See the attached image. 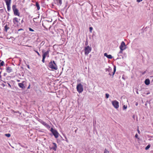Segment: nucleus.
<instances>
[{
    "instance_id": "obj_1",
    "label": "nucleus",
    "mask_w": 153,
    "mask_h": 153,
    "mask_svg": "<svg viewBox=\"0 0 153 153\" xmlns=\"http://www.w3.org/2000/svg\"><path fill=\"white\" fill-rule=\"evenodd\" d=\"M49 67L52 70H57L58 69L57 66L54 61H51L49 64Z\"/></svg>"
},
{
    "instance_id": "obj_2",
    "label": "nucleus",
    "mask_w": 153,
    "mask_h": 153,
    "mask_svg": "<svg viewBox=\"0 0 153 153\" xmlns=\"http://www.w3.org/2000/svg\"><path fill=\"white\" fill-rule=\"evenodd\" d=\"M12 7L14 15L15 16H20V13L19 12L18 10L16 8V5H13Z\"/></svg>"
},
{
    "instance_id": "obj_3",
    "label": "nucleus",
    "mask_w": 153,
    "mask_h": 153,
    "mask_svg": "<svg viewBox=\"0 0 153 153\" xmlns=\"http://www.w3.org/2000/svg\"><path fill=\"white\" fill-rule=\"evenodd\" d=\"M76 89L79 93H82L83 91L82 85L80 83L77 84L76 86Z\"/></svg>"
},
{
    "instance_id": "obj_4",
    "label": "nucleus",
    "mask_w": 153,
    "mask_h": 153,
    "mask_svg": "<svg viewBox=\"0 0 153 153\" xmlns=\"http://www.w3.org/2000/svg\"><path fill=\"white\" fill-rule=\"evenodd\" d=\"M50 131L56 138H57L58 137L59 134L56 130L51 128Z\"/></svg>"
},
{
    "instance_id": "obj_5",
    "label": "nucleus",
    "mask_w": 153,
    "mask_h": 153,
    "mask_svg": "<svg viewBox=\"0 0 153 153\" xmlns=\"http://www.w3.org/2000/svg\"><path fill=\"white\" fill-rule=\"evenodd\" d=\"M91 47L88 46L85 48V55H88L91 51Z\"/></svg>"
},
{
    "instance_id": "obj_6",
    "label": "nucleus",
    "mask_w": 153,
    "mask_h": 153,
    "mask_svg": "<svg viewBox=\"0 0 153 153\" xmlns=\"http://www.w3.org/2000/svg\"><path fill=\"white\" fill-rule=\"evenodd\" d=\"M120 49L121 50L120 52H122V51L126 49L125 44L124 42L123 41L121 44V45L120 47Z\"/></svg>"
},
{
    "instance_id": "obj_7",
    "label": "nucleus",
    "mask_w": 153,
    "mask_h": 153,
    "mask_svg": "<svg viewBox=\"0 0 153 153\" xmlns=\"http://www.w3.org/2000/svg\"><path fill=\"white\" fill-rule=\"evenodd\" d=\"M112 103L114 107L116 109H117L119 108V102L116 100L112 101Z\"/></svg>"
},
{
    "instance_id": "obj_8",
    "label": "nucleus",
    "mask_w": 153,
    "mask_h": 153,
    "mask_svg": "<svg viewBox=\"0 0 153 153\" xmlns=\"http://www.w3.org/2000/svg\"><path fill=\"white\" fill-rule=\"evenodd\" d=\"M19 20H20V19H18L16 17L14 18L13 19V20L14 24L17 25V26H18V23L19 22Z\"/></svg>"
},
{
    "instance_id": "obj_9",
    "label": "nucleus",
    "mask_w": 153,
    "mask_h": 153,
    "mask_svg": "<svg viewBox=\"0 0 153 153\" xmlns=\"http://www.w3.org/2000/svg\"><path fill=\"white\" fill-rule=\"evenodd\" d=\"M50 51V50L49 49V50H47V51L44 52L43 50L42 51V52L43 53L42 55V57H44L45 58H46V56H48V57L49 56V54Z\"/></svg>"
},
{
    "instance_id": "obj_10",
    "label": "nucleus",
    "mask_w": 153,
    "mask_h": 153,
    "mask_svg": "<svg viewBox=\"0 0 153 153\" xmlns=\"http://www.w3.org/2000/svg\"><path fill=\"white\" fill-rule=\"evenodd\" d=\"M40 123L44 126L45 127H46L48 129H49L50 128V126L47 123H46L45 122H44L43 121H42L40 122Z\"/></svg>"
},
{
    "instance_id": "obj_11",
    "label": "nucleus",
    "mask_w": 153,
    "mask_h": 153,
    "mask_svg": "<svg viewBox=\"0 0 153 153\" xmlns=\"http://www.w3.org/2000/svg\"><path fill=\"white\" fill-rule=\"evenodd\" d=\"M53 144V146L51 148V149H53L54 151H56V148H57V145L56 144L54 143H52Z\"/></svg>"
},
{
    "instance_id": "obj_12",
    "label": "nucleus",
    "mask_w": 153,
    "mask_h": 153,
    "mask_svg": "<svg viewBox=\"0 0 153 153\" xmlns=\"http://www.w3.org/2000/svg\"><path fill=\"white\" fill-rule=\"evenodd\" d=\"M25 81H23L21 83H18V86L19 87L21 88H25V87L24 85V83Z\"/></svg>"
},
{
    "instance_id": "obj_13",
    "label": "nucleus",
    "mask_w": 153,
    "mask_h": 153,
    "mask_svg": "<svg viewBox=\"0 0 153 153\" xmlns=\"http://www.w3.org/2000/svg\"><path fill=\"white\" fill-rule=\"evenodd\" d=\"M6 71L8 73H10L12 71V69L11 68L9 67H7L6 68Z\"/></svg>"
},
{
    "instance_id": "obj_14",
    "label": "nucleus",
    "mask_w": 153,
    "mask_h": 153,
    "mask_svg": "<svg viewBox=\"0 0 153 153\" xmlns=\"http://www.w3.org/2000/svg\"><path fill=\"white\" fill-rule=\"evenodd\" d=\"M104 56L108 59H111L112 58V56L111 55H108L106 53H104Z\"/></svg>"
},
{
    "instance_id": "obj_15",
    "label": "nucleus",
    "mask_w": 153,
    "mask_h": 153,
    "mask_svg": "<svg viewBox=\"0 0 153 153\" xmlns=\"http://www.w3.org/2000/svg\"><path fill=\"white\" fill-rule=\"evenodd\" d=\"M9 29V27H8V25H6L4 27V31H5L6 32H7V30Z\"/></svg>"
},
{
    "instance_id": "obj_16",
    "label": "nucleus",
    "mask_w": 153,
    "mask_h": 153,
    "mask_svg": "<svg viewBox=\"0 0 153 153\" xmlns=\"http://www.w3.org/2000/svg\"><path fill=\"white\" fill-rule=\"evenodd\" d=\"M5 1L7 5H10L11 0H5Z\"/></svg>"
},
{
    "instance_id": "obj_17",
    "label": "nucleus",
    "mask_w": 153,
    "mask_h": 153,
    "mask_svg": "<svg viewBox=\"0 0 153 153\" xmlns=\"http://www.w3.org/2000/svg\"><path fill=\"white\" fill-rule=\"evenodd\" d=\"M145 83L146 85H148L150 83V80L149 79H146L145 80Z\"/></svg>"
},
{
    "instance_id": "obj_18",
    "label": "nucleus",
    "mask_w": 153,
    "mask_h": 153,
    "mask_svg": "<svg viewBox=\"0 0 153 153\" xmlns=\"http://www.w3.org/2000/svg\"><path fill=\"white\" fill-rule=\"evenodd\" d=\"M56 1L57 4L61 5L62 4V0H54Z\"/></svg>"
},
{
    "instance_id": "obj_19",
    "label": "nucleus",
    "mask_w": 153,
    "mask_h": 153,
    "mask_svg": "<svg viewBox=\"0 0 153 153\" xmlns=\"http://www.w3.org/2000/svg\"><path fill=\"white\" fill-rule=\"evenodd\" d=\"M36 6L37 7V10H39L40 9V7L39 4L38 2H36Z\"/></svg>"
},
{
    "instance_id": "obj_20",
    "label": "nucleus",
    "mask_w": 153,
    "mask_h": 153,
    "mask_svg": "<svg viewBox=\"0 0 153 153\" xmlns=\"http://www.w3.org/2000/svg\"><path fill=\"white\" fill-rule=\"evenodd\" d=\"M4 64V63L3 61L0 60V67L3 66Z\"/></svg>"
},
{
    "instance_id": "obj_21",
    "label": "nucleus",
    "mask_w": 153,
    "mask_h": 153,
    "mask_svg": "<svg viewBox=\"0 0 153 153\" xmlns=\"http://www.w3.org/2000/svg\"><path fill=\"white\" fill-rule=\"evenodd\" d=\"M7 10L9 11L10 9V5H7Z\"/></svg>"
},
{
    "instance_id": "obj_22",
    "label": "nucleus",
    "mask_w": 153,
    "mask_h": 153,
    "mask_svg": "<svg viewBox=\"0 0 153 153\" xmlns=\"http://www.w3.org/2000/svg\"><path fill=\"white\" fill-rule=\"evenodd\" d=\"M116 66H114V72H113V75H114L115 73L116 72Z\"/></svg>"
},
{
    "instance_id": "obj_23",
    "label": "nucleus",
    "mask_w": 153,
    "mask_h": 153,
    "mask_svg": "<svg viewBox=\"0 0 153 153\" xmlns=\"http://www.w3.org/2000/svg\"><path fill=\"white\" fill-rule=\"evenodd\" d=\"M150 147V144L148 145L146 148L145 149L146 150H148L149 149Z\"/></svg>"
},
{
    "instance_id": "obj_24",
    "label": "nucleus",
    "mask_w": 153,
    "mask_h": 153,
    "mask_svg": "<svg viewBox=\"0 0 153 153\" xmlns=\"http://www.w3.org/2000/svg\"><path fill=\"white\" fill-rule=\"evenodd\" d=\"M5 135L8 137H10V134H5Z\"/></svg>"
},
{
    "instance_id": "obj_25",
    "label": "nucleus",
    "mask_w": 153,
    "mask_h": 153,
    "mask_svg": "<svg viewBox=\"0 0 153 153\" xmlns=\"http://www.w3.org/2000/svg\"><path fill=\"white\" fill-rule=\"evenodd\" d=\"M33 51H35V52H36L37 54L39 56H40V54H39V53L36 50H33Z\"/></svg>"
},
{
    "instance_id": "obj_26",
    "label": "nucleus",
    "mask_w": 153,
    "mask_h": 153,
    "mask_svg": "<svg viewBox=\"0 0 153 153\" xmlns=\"http://www.w3.org/2000/svg\"><path fill=\"white\" fill-rule=\"evenodd\" d=\"M109 151H108L106 149H105L104 151V153H108Z\"/></svg>"
},
{
    "instance_id": "obj_27",
    "label": "nucleus",
    "mask_w": 153,
    "mask_h": 153,
    "mask_svg": "<svg viewBox=\"0 0 153 153\" xmlns=\"http://www.w3.org/2000/svg\"><path fill=\"white\" fill-rule=\"evenodd\" d=\"M29 31H31V32L34 31V30L33 29H32L30 27L29 28Z\"/></svg>"
},
{
    "instance_id": "obj_28",
    "label": "nucleus",
    "mask_w": 153,
    "mask_h": 153,
    "mask_svg": "<svg viewBox=\"0 0 153 153\" xmlns=\"http://www.w3.org/2000/svg\"><path fill=\"white\" fill-rule=\"evenodd\" d=\"M105 97L106 98H108L109 97V94H106Z\"/></svg>"
},
{
    "instance_id": "obj_29",
    "label": "nucleus",
    "mask_w": 153,
    "mask_h": 153,
    "mask_svg": "<svg viewBox=\"0 0 153 153\" xmlns=\"http://www.w3.org/2000/svg\"><path fill=\"white\" fill-rule=\"evenodd\" d=\"M93 27H89L90 31L91 33L92 32V31L93 30Z\"/></svg>"
},
{
    "instance_id": "obj_30",
    "label": "nucleus",
    "mask_w": 153,
    "mask_h": 153,
    "mask_svg": "<svg viewBox=\"0 0 153 153\" xmlns=\"http://www.w3.org/2000/svg\"><path fill=\"white\" fill-rule=\"evenodd\" d=\"M45 58L44 57H42V62L43 63H44L45 62Z\"/></svg>"
},
{
    "instance_id": "obj_31",
    "label": "nucleus",
    "mask_w": 153,
    "mask_h": 153,
    "mask_svg": "<svg viewBox=\"0 0 153 153\" xmlns=\"http://www.w3.org/2000/svg\"><path fill=\"white\" fill-rule=\"evenodd\" d=\"M135 137L137 138L139 140V138L138 137V134H136L135 135Z\"/></svg>"
},
{
    "instance_id": "obj_32",
    "label": "nucleus",
    "mask_w": 153,
    "mask_h": 153,
    "mask_svg": "<svg viewBox=\"0 0 153 153\" xmlns=\"http://www.w3.org/2000/svg\"><path fill=\"white\" fill-rule=\"evenodd\" d=\"M123 108L124 109H126L127 108V106L124 105L123 107Z\"/></svg>"
},
{
    "instance_id": "obj_33",
    "label": "nucleus",
    "mask_w": 153,
    "mask_h": 153,
    "mask_svg": "<svg viewBox=\"0 0 153 153\" xmlns=\"http://www.w3.org/2000/svg\"><path fill=\"white\" fill-rule=\"evenodd\" d=\"M143 0H137V1L138 2H139L142 1Z\"/></svg>"
},
{
    "instance_id": "obj_34",
    "label": "nucleus",
    "mask_w": 153,
    "mask_h": 153,
    "mask_svg": "<svg viewBox=\"0 0 153 153\" xmlns=\"http://www.w3.org/2000/svg\"><path fill=\"white\" fill-rule=\"evenodd\" d=\"M23 30V29L22 28H20L19 29V30H18V31H20V30Z\"/></svg>"
},
{
    "instance_id": "obj_35",
    "label": "nucleus",
    "mask_w": 153,
    "mask_h": 153,
    "mask_svg": "<svg viewBox=\"0 0 153 153\" xmlns=\"http://www.w3.org/2000/svg\"><path fill=\"white\" fill-rule=\"evenodd\" d=\"M137 131H138V133L140 134V131H139V130L138 128L137 129Z\"/></svg>"
},
{
    "instance_id": "obj_36",
    "label": "nucleus",
    "mask_w": 153,
    "mask_h": 153,
    "mask_svg": "<svg viewBox=\"0 0 153 153\" xmlns=\"http://www.w3.org/2000/svg\"><path fill=\"white\" fill-rule=\"evenodd\" d=\"M16 81L17 82H20V80H19V79H17Z\"/></svg>"
},
{
    "instance_id": "obj_37",
    "label": "nucleus",
    "mask_w": 153,
    "mask_h": 153,
    "mask_svg": "<svg viewBox=\"0 0 153 153\" xmlns=\"http://www.w3.org/2000/svg\"><path fill=\"white\" fill-rule=\"evenodd\" d=\"M30 85H29L28 86V87H27V88H28V89H29V88H30Z\"/></svg>"
},
{
    "instance_id": "obj_38",
    "label": "nucleus",
    "mask_w": 153,
    "mask_h": 153,
    "mask_svg": "<svg viewBox=\"0 0 153 153\" xmlns=\"http://www.w3.org/2000/svg\"><path fill=\"white\" fill-rule=\"evenodd\" d=\"M8 85H9L10 87H11V85H10V84L8 83Z\"/></svg>"
},
{
    "instance_id": "obj_39",
    "label": "nucleus",
    "mask_w": 153,
    "mask_h": 153,
    "mask_svg": "<svg viewBox=\"0 0 153 153\" xmlns=\"http://www.w3.org/2000/svg\"><path fill=\"white\" fill-rule=\"evenodd\" d=\"M88 42H86V43H85V45H88Z\"/></svg>"
},
{
    "instance_id": "obj_40",
    "label": "nucleus",
    "mask_w": 153,
    "mask_h": 153,
    "mask_svg": "<svg viewBox=\"0 0 153 153\" xmlns=\"http://www.w3.org/2000/svg\"><path fill=\"white\" fill-rule=\"evenodd\" d=\"M28 68H30L29 66V65H28Z\"/></svg>"
},
{
    "instance_id": "obj_41",
    "label": "nucleus",
    "mask_w": 153,
    "mask_h": 153,
    "mask_svg": "<svg viewBox=\"0 0 153 153\" xmlns=\"http://www.w3.org/2000/svg\"><path fill=\"white\" fill-rule=\"evenodd\" d=\"M150 94V93H149H149H147L146 94Z\"/></svg>"
},
{
    "instance_id": "obj_42",
    "label": "nucleus",
    "mask_w": 153,
    "mask_h": 153,
    "mask_svg": "<svg viewBox=\"0 0 153 153\" xmlns=\"http://www.w3.org/2000/svg\"><path fill=\"white\" fill-rule=\"evenodd\" d=\"M136 105H138L137 103L136 104Z\"/></svg>"
},
{
    "instance_id": "obj_43",
    "label": "nucleus",
    "mask_w": 153,
    "mask_h": 153,
    "mask_svg": "<svg viewBox=\"0 0 153 153\" xmlns=\"http://www.w3.org/2000/svg\"><path fill=\"white\" fill-rule=\"evenodd\" d=\"M137 94H138V91H137Z\"/></svg>"
},
{
    "instance_id": "obj_44",
    "label": "nucleus",
    "mask_w": 153,
    "mask_h": 153,
    "mask_svg": "<svg viewBox=\"0 0 153 153\" xmlns=\"http://www.w3.org/2000/svg\"><path fill=\"white\" fill-rule=\"evenodd\" d=\"M22 22H23V20H22Z\"/></svg>"
},
{
    "instance_id": "obj_45",
    "label": "nucleus",
    "mask_w": 153,
    "mask_h": 153,
    "mask_svg": "<svg viewBox=\"0 0 153 153\" xmlns=\"http://www.w3.org/2000/svg\"><path fill=\"white\" fill-rule=\"evenodd\" d=\"M29 47H31V46H29Z\"/></svg>"
}]
</instances>
